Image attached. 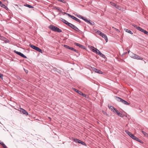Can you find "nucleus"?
<instances>
[{
  "label": "nucleus",
  "instance_id": "f257e3e1",
  "mask_svg": "<svg viewBox=\"0 0 148 148\" xmlns=\"http://www.w3.org/2000/svg\"><path fill=\"white\" fill-rule=\"evenodd\" d=\"M90 48L92 51L96 53L97 54L99 55V56H104V55L101 53L99 50L94 47L90 46Z\"/></svg>",
  "mask_w": 148,
  "mask_h": 148
},
{
  "label": "nucleus",
  "instance_id": "f03ea898",
  "mask_svg": "<svg viewBox=\"0 0 148 148\" xmlns=\"http://www.w3.org/2000/svg\"><path fill=\"white\" fill-rule=\"evenodd\" d=\"M90 48L92 51L96 53L97 54L99 55V56H104V55L101 53L99 50L94 47L90 46Z\"/></svg>",
  "mask_w": 148,
  "mask_h": 148
},
{
  "label": "nucleus",
  "instance_id": "7ed1b4c3",
  "mask_svg": "<svg viewBox=\"0 0 148 148\" xmlns=\"http://www.w3.org/2000/svg\"><path fill=\"white\" fill-rule=\"evenodd\" d=\"M49 28L51 30L58 32H62V31L61 29H59L58 27L53 25H50L49 26Z\"/></svg>",
  "mask_w": 148,
  "mask_h": 148
},
{
  "label": "nucleus",
  "instance_id": "20e7f679",
  "mask_svg": "<svg viewBox=\"0 0 148 148\" xmlns=\"http://www.w3.org/2000/svg\"><path fill=\"white\" fill-rule=\"evenodd\" d=\"M95 31L96 32V33H97L99 35L105 39L106 42H108V38L106 35L105 34L102 33L101 32L98 30H95Z\"/></svg>",
  "mask_w": 148,
  "mask_h": 148
},
{
  "label": "nucleus",
  "instance_id": "39448f33",
  "mask_svg": "<svg viewBox=\"0 0 148 148\" xmlns=\"http://www.w3.org/2000/svg\"><path fill=\"white\" fill-rule=\"evenodd\" d=\"M116 98L117 101L121 102L123 104L127 105H130V103L128 102L127 101L121 98L117 97H116Z\"/></svg>",
  "mask_w": 148,
  "mask_h": 148
},
{
  "label": "nucleus",
  "instance_id": "423d86ee",
  "mask_svg": "<svg viewBox=\"0 0 148 148\" xmlns=\"http://www.w3.org/2000/svg\"><path fill=\"white\" fill-rule=\"evenodd\" d=\"M132 26H133L135 28L137 29L138 30L141 32H143L145 34H146L148 32L147 31L145 30L142 29L141 27H138L137 25H135L134 24H133L132 25Z\"/></svg>",
  "mask_w": 148,
  "mask_h": 148
},
{
  "label": "nucleus",
  "instance_id": "0eeeda50",
  "mask_svg": "<svg viewBox=\"0 0 148 148\" xmlns=\"http://www.w3.org/2000/svg\"><path fill=\"white\" fill-rule=\"evenodd\" d=\"M29 45L30 47L33 49H35L36 51L39 52L41 53H42V50L38 47H36L32 44H30Z\"/></svg>",
  "mask_w": 148,
  "mask_h": 148
},
{
  "label": "nucleus",
  "instance_id": "6e6552de",
  "mask_svg": "<svg viewBox=\"0 0 148 148\" xmlns=\"http://www.w3.org/2000/svg\"><path fill=\"white\" fill-rule=\"evenodd\" d=\"M73 141L75 143H80L86 146V144L83 141H82L81 140L79 139H78L77 138H74L73 139Z\"/></svg>",
  "mask_w": 148,
  "mask_h": 148
},
{
  "label": "nucleus",
  "instance_id": "1a4fd4ad",
  "mask_svg": "<svg viewBox=\"0 0 148 148\" xmlns=\"http://www.w3.org/2000/svg\"><path fill=\"white\" fill-rule=\"evenodd\" d=\"M110 4L112 5V6H114L116 8H117L119 10H121V6L118 5H117L115 3L112 2H110Z\"/></svg>",
  "mask_w": 148,
  "mask_h": 148
},
{
  "label": "nucleus",
  "instance_id": "9d476101",
  "mask_svg": "<svg viewBox=\"0 0 148 148\" xmlns=\"http://www.w3.org/2000/svg\"><path fill=\"white\" fill-rule=\"evenodd\" d=\"M73 89L76 92H77L78 93H79L80 95L83 96L84 97H86V95L83 93L82 92L79 91V90L76 89L75 88H73Z\"/></svg>",
  "mask_w": 148,
  "mask_h": 148
},
{
  "label": "nucleus",
  "instance_id": "9b49d317",
  "mask_svg": "<svg viewBox=\"0 0 148 148\" xmlns=\"http://www.w3.org/2000/svg\"><path fill=\"white\" fill-rule=\"evenodd\" d=\"M108 107H109L110 109L112 111L114 112H116L117 111V110H116L113 106H110V105H108Z\"/></svg>",
  "mask_w": 148,
  "mask_h": 148
},
{
  "label": "nucleus",
  "instance_id": "f8f14e48",
  "mask_svg": "<svg viewBox=\"0 0 148 148\" xmlns=\"http://www.w3.org/2000/svg\"><path fill=\"white\" fill-rule=\"evenodd\" d=\"M93 71L96 73H98L99 74H102V72L100 70L98 69L95 68H93L92 69Z\"/></svg>",
  "mask_w": 148,
  "mask_h": 148
},
{
  "label": "nucleus",
  "instance_id": "ddd939ff",
  "mask_svg": "<svg viewBox=\"0 0 148 148\" xmlns=\"http://www.w3.org/2000/svg\"><path fill=\"white\" fill-rule=\"evenodd\" d=\"M19 110L20 112H22L24 114L26 115H28V112L25 110L23 109L20 108V110Z\"/></svg>",
  "mask_w": 148,
  "mask_h": 148
},
{
  "label": "nucleus",
  "instance_id": "4468645a",
  "mask_svg": "<svg viewBox=\"0 0 148 148\" xmlns=\"http://www.w3.org/2000/svg\"><path fill=\"white\" fill-rule=\"evenodd\" d=\"M74 44L77 46H78L79 47L82 48V49H85V47L82 45H81L80 44H79V43H76V42H75L74 43Z\"/></svg>",
  "mask_w": 148,
  "mask_h": 148
},
{
  "label": "nucleus",
  "instance_id": "2eb2a0df",
  "mask_svg": "<svg viewBox=\"0 0 148 148\" xmlns=\"http://www.w3.org/2000/svg\"><path fill=\"white\" fill-rule=\"evenodd\" d=\"M131 58L137 60H142L143 58L140 56H132Z\"/></svg>",
  "mask_w": 148,
  "mask_h": 148
},
{
  "label": "nucleus",
  "instance_id": "dca6fc26",
  "mask_svg": "<svg viewBox=\"0 0 148 148\" xmlns=\"http://www.w3.org/2000/svg\"><path fill=\"white\" fill-rule=\"evenodd\" d=\"M75 30L76 32H78L79 34H83V32L80 30L77 27H75V29H74Z\"/></svg>",
  "mask_w": 148,
  "mask_h": 148
},
{
  "label": "nucleus",
  "instance_id": "f3484780",
  "mask_svg": "<svg viewBox=\"0 0 148 148\" xmlns=\"http://www.w3.org/2000/svg\"><path fill=\"white\" fill-rule=\"evenodd\" d=\"M72 18L79 23L81 22V21L79 19L77 18L74 16H73Z\"/></svg>",
  "mask_w": 148,
  "mask_h": 148
},
{
  "label": "nucleus",
  "instance_id": "a211bd4d",
  "mask_svg": "<svg viewBox=\"0 0 148 148\" xmlns=\"http://www.w3.org/2000/svg\"><path fill=\"white\" fill-rule=\"evenodd\" d=\"M14 52L19 56H25L23 54L21 53L18 51H16V50H14Z\"/></svg>",
  "mask_w": 148,
  "mask_h": 148
},
{
  "label": "nucleus",
  "instance_id": "6ab92c4d",
  "mask_svg": "<svg viewBox=\"0 0 148 148\" xmlns=\"http://www.w3.org/2000/svg\"><path fill=\"white\" fill-rule=\"evenodd\" d=\"M87 23L90 24L91 25H94L95 24V23L90 20H88L87 21Z\"/></svg>",
  "mask_w": 148,
  "mask_h": 148
},
{
  "label": "nucleus",
  "instance_id": "aec40b11",
  "mask_svg": "<svg viewBox=\"0 0 148 148\" xmlns=\"http://www.w3.org/2000/svg\"><path fill=\"white\" fill-rule=\"evenodd\" d=\"M119 116L123 117V115L122 114L120 113L119 112H118V110H117V111L115 112Z\"/></svg>",
  "mask_w": 148,
  "mask_h": 148
},
{
  "label": "nucleus",
  "instance_id": "412c9836",
  "mask_svg": "<svg viewBox=\"0 0 148 148\" xmlns=\"http://www.w3.org/2000/svg\"><path fill=\"white\" fill-rule=\"evenodd\" d=\"M124 30L125 31V32L128 33H129L131 34H133V33L132 32V31L127 29H124Z\"/></svg>",
  "mask_w": 148,
  "mask_h": 148
},
{
  "label": "nucleus",
  "instance_id": "4be33fe9",
  "mask_svg": "<svg viewBox=\"0 0 148 148\" xmlns=\"http://www.w3.org/2000/svg\"><path fill=\"white\" fill-rule=\"evenodd\" d=\"M61 20L66 25H67L69 23L67 21L62 18H61Z\"/></svg>",
  "mask_w": 148,
  "mask_h": 148
},
{
  "label": "nucleus",
  "instance_id": "5701e85b",
  "mask_svg": "<svg viewBox=\"0 0 148 148\" xmlns=\"http://www.w3.org/2000/svg\"><path fill=\"white\" fill-rule=\"evenodd\" d=\"M130 137L133 139L134 140H136V139H137V138L136 136H135L134 134H131V136H130Z\"/></svg>",
  "mask_w": 148,
  "mask_h": 148
},
{
  "label": "nucleus",
  "instance_id": "b1692460",
  "mask_svg": "<svg viewBox=\"0 0 148 148\" xmlns=\"http://www.w3.org/2000/svg\"><path fill=\"white\" fill-rule=\"evenodd\" d=\"M24 5L26 7H27L28 8H33L34 7L32 6V5L28 4H26Z\"/></svg>",
  "mask_w": 148,
  "mask_h": 148
},
{
  "label": "nucleus",
  "instance_id": "393cba45",
  "mask_svg": "<svg viewBox=\"0 0 148 148\" xmlns=\"http://www.w3.org/2000/svg\"><path fill=\"white\" fill-rule=\"evenodd\" d=\"M142 132L145 136L147 137H148V134L147 133H146L145 132H144L143 131H142Z\"/></svg>",
  "mask_w": 148,
  "mask_h": 148
},
{
  "label": "nucleus",
  "instance_id": "a878e982",
  "mask_svg": "<svg viewBox=\"0 0 148 148\" xmlns=\"http://www.w3.org/2000/svg\"><path fill=\"white\" fill-rule=\"evenodd\" d=\"M130 50L129 51H126L125 52H124L122 54V56H123L124 55H126V54H127V53H130Z\"/></svg>",
  "mask_w": 148,
  "mask_h": 148
},
{
  "label": "nucleus",
  "instance_id": "bb28decb",
  "mask_svg": "<svg viewBox=\"0 0 148 148\" xmlns=\"http://www.w3.org/2000/svg\"><path fill=\"white\" fill-rule=\"evenodd\" d=\"M54 8V9L57 10H58L60 12L61 11V10L60 9V8L58 7H55Z\"/></svg>",
  "mask_w": 148,
  "mask_h": 148
},
{
  "label": "nucleus",
  "instance_id": "cd10ccee",
  "mask_svg": "<svg viewBox=\"0 0 148 148\" xmlns=\"http://www.w3.org/2000/svg\"><path fill=\"white\" fill-rule=\"evenodd\" d=\"M125 132H126V133L128 134L130 136H131V134H132L130 132H129L128 131H127V130H126L125 131Z\"/></svg>",
  "mask_w": 148,
  "mask_h": 148
},
{
  "label": "nucleus",
  "instance_id": "c85d7f7f",
  "mask_svg": "<svg viewBox=\"0 0 148 148\" xmlns=\"http://www.w3.org/2000/svg\"><path fill=\"white\" fill-rule=\"evenodd\" d=\"M82 19L84 21H85L86 23L87 22V21H88V20L86 18L84 17L83 16L82 17Z\"/></svg>",
  "mask_w": 148,
  "mask_h": 148
},
{
  "label": "nucleus",
  "instance_id": "c756f323",
  "mask_svg": "<svg viewBox=\"0 0 148 148\" xmlns=\"http://www.w3.org/2000/svg\"><path fill=\"white\" fill-rule=\"evenodd\" d=\"M67 25L70 27L72 28L73 24L69 22Z\"/></svg>",
  "mask_w": 148,
  "mask_h": 148
},
{
  "label": "nucleus",
  "instance_id": "7c9ffc66",
  "mask_svg": "<svg viewBox=\"0 0 148 148\" xmlns=\"http://www.w3.org/2000/svg\"><path fill=\"white\" fill-rule=\"evenodd\" d=\"M64 47H65L67 49H70V48L71 47H70L68 46V45H64Z\"/></svg>",
  "mask_w": 148,
  "mask_h": 148
},
{
  "label": "nucleus",
  "instance_id": "2f4dec72",
  "mask_svg": "<svg viewBox=\"0 0 148 148\" xmlns=\"http://www.w3.org/2000/svg\"><path fill=\"white\" fill-rule=\"evenodd\" d=\"M65 14H66V15H67V16H69L70 17H71V18H72V17L73 16L69 14V13H65Z\"/></svg>",
  "mask_w": 148,
  "mask_h": 148
},
{
  "label": "nucleus",
  "instance_id": "473e14b6",
  "mask_svg": "<svg viewBox=\"0 0 148 148\" xmlns=\"http://www.w3.org/2000/svg\"><path fill=\"white\" fill-rule=\"evenodd\" d=\"M4 41L6 42H10L9 40L7 39L6 38H4Z\"/></svg>",
  "mask_w": 148,
  "mask_h": 148
},
{
  "label": "nucleus",
  "instance_id": "72a5a7b5",
  "mask_svg": "<svg viewBox=\"0 0 148 148\" xmlns=\"http://www.w3.org/2000/svg\"><path fill=\"white\" fill-rule=\"evenodd\" d=\"M112 28L114 29V30H115L117 32H120V31L118 29L114 27H112Z\"/></svg>",
  "mask_w": 148,
  "mask_h": 148
},
{
  "label": "nucleus",
  "instance_id": "f704fd0d",
  "mask_svg": "<svg viewBox=\"0 0 148 148\" xmlns=\"http://www.w3.org/2000/svg\"><path fill=\"white\" fill-rule=\"evenodd\" d=\"M69 49L71 50L72 51H75L76 52H77V50H76V49H75L73 48L72 47H71V48H70V49Z\"/></svg>",
  "mask_w": 148,
  "mask_h": 148
},
{
  "label": "nucleus",
  "instance_id": "c9c22d12",
  "mask_svg": "<svg viewBox=\"0 0 148 148\" xmlns=\"http://www.w3.org/2000/svg\"><path fill=\"white\" fill-rule=\"evenodd\" d=\"M135 140L136 141H137L138 142H141V141L140 140L138 139V138H137V139H136Z\"/></svg>",
  "mask_w": 148,
  "mask_h": 148
},
{
  "label": "nucleus",
  "instance_id": "e433bc0d",
  "mask_svg": "<svg viewBox=\"0 0 148 148\" xmlns=\"http://www.w3.org/2000/svg\"><path fill=\"white\" fill-rule=\"evenodd\" d=\"M2 7L6 10L8 9V8L5 5H3Z\"/></svg>",
  "mask_w": 148,
  "mask_h": 148
},
{
  "label": "nucleus",
  "instance_id": "4c0bfd02",
  "mask_svg": "<svg viewBox=\"0 0 148 148\" xmlns=\"http://www.w3.org/2000/svg\"><path fill=\"white\" fill-rule=\"evenodd\" d=\"M4 37H3V36H1V37H0V39H1V40H4Z\"/></svg>",
  "mask_w": 148,
  "mask_h": 148
},
{
  "label": "nucleus",
  "instance_id": "58836bf2",
  "mask_svg": "<svg viewBox=\"0 0 148 148\" xmlns=\"http://www.w3.org/2000/svg\"><path fill=\"white\" fill-rule=\"evenodd\" d=\"M76 27V26L75 25H73L72 26V28L73 29H75V27Z\"/></svg>",
  "mask_w": 148,
  "mask_h": 148
},
{
  "label": "nucleus",
  "instance_id": "ea45409f",
  "mask_svg": "<svg viewBox=\"0 0 148 148\" xmlns=\"http://www.w3.org/2000/svg\"><path fill=\"white\" fill-rule=\"evenodd\" d=\"M60 2H61L63 3H66V1L64 0H61Z\"/></svg>",
  "mask_w": 148,
  "mask_h": 148
},
{
  "label": "nucleus",
  "instance_id": "a19ab883",
  "mask_svg": "<svg viewBox=\"0 0 148 148\" xmlns=\"http://www.w3.org/2000/svg\"><path fill=\"white\" fill-rule=\"evenodd\" d=\"M60 2H61L63 3H66V1L64 0H61Z\"/></svg>",
  "mask_w": 148,
  "mask_h": 148
},
{
  "label": "nucleus",
  "instance_id": "79ce46f5",
  "mask_svg": "<svg viewBox=\"0 0 148 148\" xmlns=\"http://www.w3.org/2000/svg\"><path fill=\"white\" fill-rule=\"evenodd\" d=\"M77 17L80 18L82 19V16L80 15H77Z\"/></svg>",
  "mask_w": 148,
  "mask_h": 148
},
{
  "label": "nucleus",
  "instance_id": "37998d69",
  "mask_svg": "<svg viewBox=\"0 0 148 148\" xmlns=\"http://www.w3.org/2000/svg\"><path fill=\"white\" fill-rule=\"evenodd\" d=\"M3 75L0 73V78L2 79H3Z\"/></svg>",
  "mask_w": 148,
  "mask_h": 148
},
{
  "label": "nucleus",
  "instance_id": "c03bdc74",
  "mask_svg": "<svg viewBox=\"0 0 148 148\" xmlns=\"http://www.w3.org/2000/svg\"><path fill=\"white\" fill-rule=\"evenodd\" d=\"M24 70L25 72L26 73H28V71L27 70H25V69H24Z\"/></svg>",
  "mask_w": 148,
  "mask_h": 148
},
{
  "label": "nucleus",
  "instance_id": "a18cd8bd",
  "mask_svg": "<svg viewBox=\"0 0 148 148\" xmlns=\"http://www.w3.org/2000/svg\"><path fill=\"white\" fill-rule=\"evenodd\" d=\"M102 112L104 114H106V112H105L104 111H102Z\"/></svg>",
  "mask_w": 148,
  "mask_h": 148
},
{
  "label": "nucleus",
  "instance_id": "49530a36",
  "mask_svg": "<svg viewBox=\"0 0 148 148\" xmlns=\"http://www.w3.org/2000/svg\"><path fill=\"white\" fill-rule=\"evenodd\" d=\"M0 144L2 146L4 143L3 142H1V143H0Z\"/></svg>",
  "mask_w": 148,
  "mask_h": 148
},
{
  "label": "nucleus",
  "instance_id": "de8ad7c7",
  "mask_svg": "<svg viewBox=\"0 0 148 148\" xmlns=\"http://www.w3.org/2000/svg\"><path fill=\"white\" fill-rule=\"evenodd\" d=\"M4 5L2 3L1 4H0V6L1 7H3V5Z\"/></svg>",
  "mask_w": 148,
  "mask_h": 148
},
{
  "label": "nucleus",
  "instance_id": "09e8293b",
  "mask_svg": "<svg viewBox=\"0 0 148 148\" xmlns=\"http://www.w3.org/2000/svg\"><path fill=\"white\" fill-rule=\"evenodd\" d=\"M21 57H23V58H27V56H21Z\"/></svg>",
  "mask_w": 148,
  "mask_h": 148
},
{
  "label": "nucleus",
  "instance_id": "8fccbe9b",
  "mask_svg": "<svg viewBox=\"0 0 148 148\" xmlns=\"http://www.w3.org/2000/svg\"><path fill=\"white\" fill-rule=\"evenodd\" d=\"M4 148H8L7 146L5 145L3 147Z\"/></svg>",
  "mask_w": 148,
  "mask_h": 148
},
{
  "label": "nucleus",
  "instance_id": "3c124183",
  "mask_svg": "<svg viewBox=\"0 0 148 148\" xmlns=\"http://www.w3.org/2000/svg\"><path fill=\"white\" fill-rule=\"evenodd\" d=\"M79 15L77 14H75V15L77 16V15Z\"/></svg>",
  "mask_w": 148,
  "mask_h": 148
},
{
  "label": "nucleus",
  "instance_id": "603ef678",
  "mask_svg": "<svg viewBox=\"0 0 148 148\" xmlns=\"http://www.w3.org/2000/svg\"><path fill=\"white\" fill-rule=\"evenodd\" d=\"M105 115H106L107 116H109V115L107 114V113H106V114Z\"/></svg>",
  "mask_w": 148,
  "mask_h": 148
},
{
  "label": "nucleus",
  "instance_id": "864d4df0",
  "mask_svg": "<svg viewBox=\"0 0 148 148\" xmlns=\"http://www.w3.org/2000/svg\"><path fill=\"white\" fill-rule=\"evenodd\" d=\"M105 115H106L107 116H109V115L107 114V113H106V114Z\"/></svg>",
  "mask_w": 148,
  "mask_h": 148
},
{
  "label": "nucleus",
  "instance_id": "5fc2aeb1",
  "mask_svg": "<svg viewBox=\"0 0 148 148\" xmlns=\"http://www.w3.org/2000/svg\"><path fill=\"white\" fill-rule=\"evenodd\" d=\"M101 57H102L103 58H105V56H101Z\"/></svg>",
  "mask_w": 148,
  "mask_h": 148
},
{
  "label": "nucleus",
  "instance_id": "6e6d98bb",
  "mask_svg": "<svg viewBox=\"0 0 148 148\" xmlns=\"http://www.w3.org/2000/svg\"><path fill=\"white\" fill-rule=\"evenodd\" d=\"M2 3L0 1V5Z\"/></svg>",
  "mask_w": 148,
  "mask_h": 148
},
{
  "label": "nucleus",
  "instance_id": "4d7b16f0",
  "mask_svg": "<svg viewBox=\"0 0 148 148\" xmlns=\"http://www.w3.org/2000/svg\"><path fill=\"white\" fill-rule=\"evenodd\" d=\"M5 145L4 144L3 145V146H5Z\"/></svg>",
  "mask_w": 148,
  "mask_h": 148
},
{
  "label": "nucleus",
  "instance_id": "13d9d810",
  "mask_svg": "<svg viewBox=\"0 0 148 148\" xmlns=\"http://www.w3.org/2000/svg\"><path fill=\"white\" fill-rule=\"evenodd\" d=\"M147 34V35H148V32H147V34Z\"/></svg>",
  "mask_w": 148,
  "mask_h": 148
},
{
  "label": "nucleus",
  "instance_id": "bf43d9fd",
  "mask_svg": "<svg viewBox=\"0 0 148 148\" xmlns=\"http://www.w3.org/2000/svg\"><path fill=\"white\" fill-rule=\"evenodd\" d=\"M57 0L58 1H60L61 0Z\"/></svg>",
  "mask_w": 148,
  "mask_h": 148
},
{
  "label": "nucleus",
  "instance_id": "052dcab7",
  "mask_svg": "<svg viewBox=\"0 0 148 148\" xmlns=\"http://www.w3.org/2000/svg\"><path fill=\"white\" fill-rule=\"evenodd\" d=\"M1 141H0V143H1Z\"/></svg>",
  "mask_w": 148,
  "mask_h": 148
}]
</instances>
